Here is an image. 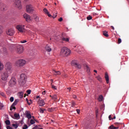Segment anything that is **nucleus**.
<instances>
[{
  "label": "nucleus",
  "instance_id": "nucleus-42",
  "mask_svg": "<svg viewBox=\"0 0 129 129\" xmlns=\"http://www.w3.org/2000/svg\"><path fill=\"white\" fill-rule=\"evenodd\" d=\"M14 97H11L10 99L11 102H13V101H14Z\"/></svg>",
  "mask_w": 129,
  "mask_h": 129
},
{
  "label": "nucleus",
  "instance_id": "nucleus-15",
  "mask_svg": "<svg viewBox=\"0 0 129 129\" xmlns=\"http://www.w3.org/2000/svg\"><path fill=\"white\" fill-rule=\"evenodd\" d=\"M105 78L107 84H108L109 83V77L108 76V74H107V73H105Z\"/></svg>",
  "mask_w": 129,
  "mask_h": 129
},
{
  "label": "nucleus",
  "instance_id": "nucleus-55",
  "mask_svg": "<svg viewBox=\"0 0 129 129\" xmlns=\"http://www.w3.org/2000/svg\"><path fill=\"white\" fill-rule=\"evenodd\" d=\"M29 101H30L29 103H30V104H32V103H33V101L31 99H30Z\"/></svg>",
  "mask_w": 129,
  "mask_h": 129
},
{
  "label": "nucleus",
  "instance_id": "nucleus-45",
  "mask_svg": "<svg viewBox=\"0 0 129 129\" xmlns=\"http://www.w3.org/2000/svg\"><path fill=\"white\" fill-rule=\"evenodd\" d=\"M27 93L28 94H31V90H28L27 91H26Z\"/></svg>",
  "mask_w": 129,
  "mask_h": 129
},
{
  "label": "nucleus",
  "instance_id": "nucleus-49",
  "mask_svg": "<svg viewBox=\"0 0 129 129\" xmlns=\"http://www.w3.org/2000/svg\"><path fill=\"white\" fill-rule=\"evenodd\" d=\"M86 69L87 71L90 72V69H89V67H88V66H86Z\"/></svg>",
  "mask_w": 129,
  "mask_h": 129
},
{
  "label": "nucleus",
  "instance_id": "nucleus-41",
  "mask_svg": "<svg viewBox=\"0 0 129 129\" xmlns=\"http://www.w3.org/2000/svg\"><path fill=\"white\" fill-rule=\"evenodd\" d=\"M20 42L22 43V44H25V43H27V40H21L20 41Z\"/></svg>",
  "mask_w": 129,
  "mask_h": 129
},
{
  "label": "nucleus",
  "instance_id": "nucleus-16",
  "mask_svg": "<svg viewBox=\"0 0 129 129\" xmlns=\"http://www.w3.org/2000/svg\"><path fill=\"white\" fill-rule=\"evenodd\" d=\"M26 116L28 118V119H31V118H32V115L28 111H26Z\"/></svg>",
  "mask_w": 129,
  "mask_h": 129
},
{
  "label": "nucleus",
  "instance_id": "nucleus-34",
  "mask_svg": "<svg viewBox=\"0 0 129 129\" xmlns=\"http://www.w3.org/2000/svg\"><path fill=\"white\" fill-rule=\"evenodd\" d=\"M72 107H74V106H75V105H76V103L74 101L72 102Z\"/></svg>",
  "mask_w": 129,
  "mask_h": 129
},
{
  "label": "nucleus",
  "instance_id": "nucleus-26",
  "mask_svg": "<svg viewBox=\"0 0 129 129\" xmlns=\"http://www.w3.org/2000/svg\"><path fill=\"white\" fill-rule=\"evenodd\" d=\"M96 78H97V80H98V81H100V82L101 81H102V79L99 76L96 77Z\"/></svg>",
  "mask_w": 129,
  "mask_h": 129
},
{
  "label": "nucleus",
  "instance_id": "nucleus-60",
  "mask_svg": "<svg viewBox=\"0 0 129 129\" xmlns=\"http://www.w3.org/2000/svg\"><path fill=\"white\" fill-rule=\"evenodd\" d=\"M115 118H116V117L115 116H114L113 118H111V119H115Z\"/></svg>",
  "mask_w": 129,
  "mask_h": 129
},
{
  "label": "nucleus",
  "instance_id": "nucleus-32",
  "mask_svg": "<svg viewBox=\"0 0 129 129\" xmlns=\"http://www.w3.org/2000/svg\"><path fill=\"white\" fill-rule=\"evenodd\" d=\"M4 29V28L3 27V26H0V35L1 34L3 33V30Z\"/></svg>",
  "mask_w": 129,
  "mask_h": 129
},
{
  "label": "nucleus",
  "instance_id": "nucleus-31",
  "mask_svg": "<svg viewBox=\"0 0 129 129\" xmlns=\"http://www.w3.org/2000/svg\"><path fill=\"white\" fill-rule=\"evenodd\" d=\"M4 69V64L0 61V70H2Z\"/></svg>",
  "mask_w": 129,
  "mask_h": 129
},
{
  "label": "nucleus",
  "instance_id": "nucleus-36",
  "mask_svg": "<svg viewBox=\"0 0 129 129\" xmlns=\"http://www.w3.org/2000/svg\"><path fill=\"white\" fill-rule=\"evenodd\" d=\"M13 109H16V107H15V106H13V105H12L10 110H13Z\"/></svg>",
  "mask_w": 129,
  "mask_h": 129
},
{
  "label": "nucleus",
  "instance_id": "nucleus-37",
  "mask_svg": "<svg viewBox=\"0 0 129 129\" xmlns=\"http://www.w3.org/2000/svg\"><path fill=\"white\" fill-rule=\"evenodd\" d=\"M23 129H27L28 128V125L27 124L24 125V126L22 127Z\"/></svg>",
  "mask_w": 129,
  "mask_h": 129
},
{
  "label": "nucleus",
  "instance_id": "nucleus-47",
  "mask_svg": "<svg viewBox=\"0 0 129 129\" xmlns=\"http://www.w3.org/2000/svg\"><path fill=\"white\" fill-rule=\"evenodd\" d=\"M26 100L28 105H31V103L29 102V100L28 99V98H26Z\"/></svg>",
  "mask_w": 129,
  "mask_h": 129
},
{
  "label": "nucleus",
  "instance_id": "nucleus-56",
  "mask_svg": "<svg viewBox=\"0 0 129 129\" xmlns=\"http://www.w3.org/2000/svg\"><path fill=\"white\" fill-rule=\"evenodd\" d=\"M115 124L116 125H118V124H121V123H118V122H116L115 123Z\"/></svg>",
  "mask_w": 129,
  "mask_h": 129
},
{
  "label": "nucleus",
  "instance_id": "nucleus-51",
  "mask_svg": "<svg viewBox=\"0 0 129 129\" xmlns=\"http://www.w3.org/2000/svg\"><path fill=\"white\" fill-rule=\"evenodd\" d=\"M59 22H62V21H63V18L62 17H60L59 19H58Z\"/></svg>",
  "mask_w": 129,
  "mask_h": 129
},
{
  "label": "nucleus",
  "instance_id": "nucleus-62",
  "mask_svg": "<svg viewBox=\"0 0 129 129\" xmlns=\"http://www.w3.org/2000/svg\"><path fill=\"white\" fill-rule=\"evenodd\" d=\"M63 76H64V77H67V75H66V74H64V75H63Z\"/></svg>",
  "mask_w": 129,
  "mask_h": 129
},
{
  "label": "nucleus",
  "instance_id": "nucleus-3",
  "mask_svg": "<svg viewBox=\"0 0 129 129\" xmlns=\"http://www.w3.org/2000/svg\"><path fill=\"white\" fill-rule=\"evenodd\" d=\"M26 64V60L24 59H19L16 62L15 65L16 67H23Z\"/></svg>",
  "mask_w": 129,
  "mask_h": 129
},
{
  "label": "nucleus",
  "instance_id": "nucleus-7",
  "mask_svg": "<svg viewBox=\"0 0 129 129\" xmlns=\"http://www.w3.org/2000/svg\"><path fill=\"white\" fill-rule=\"evenodd\" d=\"M14 6H15L16 8H17L18 9H19V10H21V9H22V3L21 2V1L15 0Z\"/></svg>",
  "mask_w": 129,
  "mask_h": 129
},
{
  "label": "nucleus",
  "instance_id": "nucleus-61",
  "mask_svg": "<svg viewBox=\"0 0 129 129\" xmlns=\"http://www.w3.org/2000/svg\"><path fill=\"white\" fill-rule=\"evenodd\" d=\"M0 129H2V123L0 122Z\"/></svg>",
  "mask_w": 129,
  "mask_h": 129
},
{
  "label": "nucleus",
  "instance_id": "nucleus-53",
  "mask_svg": "<svg viewBox=\"0 0 129 129\" xmlns=\"http://www.w3.org/2000/svg\"><path fill=\"white\" fill-rule=\"evenodd\" d=\"M42 94H43V95H45V94H46V91H44L42 92Z\"/></svg>",
  "mask_w": 129,
  "mask_h": 129
},
{
  "label": "nucleus",
  "instance_id": "nucleus-58",
  "mask_svg": "<svg viewBox=\"0 0 129 129\" xmlns=\"http://www.w3.org/2000/svg\"><path fill=\"white\" fill-rule=\"evenodd\" d=\"M48 17H51V15L49 14V12L47 13Z\"/></svg>",
  "mask_w": 129,
  "mask_h": 129
},
{
  "label": "nucleus",
  "instance_id": "nucleus-22",
  "mask_svg": "<svg viewBox=\"0 0 129 129\" xmlns=\"http://www.w3.org/2000/svg\"><path fill=\"white\" fill-rule=\"evenodd\" d=\"M18 102H19V99L15 100L12 104V106H15V105H17V104H18Z\"/></svg>",
  "mask_w": 129,
  "mask_h": 129
},
{
  "label": "nucleus",
  "instance_id": "nucleus-39",
  "mask_svg": "<svg viewBox=\"0 0 129 129\" xmlns=\"http://www.w3.org/2000/svg\"><path fill=\"white\" fill-rule=\"evenodd\" d=\"M43 11L44 12V13H45V14H48V10H47V9L45 8L43 9Z\"/></svg>",
  "mask_w": 129,
  "mask_h": 129
},
{
  "label": "nucleus",
  "instance_id": "nucleus-6",
  "mask_svg": "<svg viewBox=\"0 0 129 129\" xmlns=\"http://www.w3.org/2000/svg\"><path fill=\"white\" fill-rule=\"evenodd\" d=\"M16 29L20 32V33H24L26 29H25V25H18L16 26Z\"/></svg>",
  "mask_w": 129,
  "mask_h": 129
},
{
  "label": "nucleus",
  "instance_id": "nucleus-59",
  "mask_svg": "<svg viewBox=\"0 0 129 129\" xmlns=\"http://www.w3.org/2000/svg\"><path fill=\"white\" fill-rule=\"evenodd\" d=\"M111 29H112V30H114V27L112 26H111Z\"/></svg>",
  "mask_w": 129,
  "mask_h": 129
},
{
  "label": "nucleus",
  "instance_id": "nucleus-1",
  "mask_svg": "<svg viewBox=\"0 0 129 129\" xmlns=\"http://www.w3.org/2000/svg\"><path fill=\"white\" fill-rule=\"evenodd\" d=\"M12 68V63L10 62H8L6 64V72H5L1 76V79L3 81H7V80H8L9 75H10L13 71V69Z\"/></svg>",
  "mask_w": 129,
  "mask_h": 129
},
{
  "label": "nucleus",
  "instance_id": "nucleus-33",
  "mask_svg": "<svg viewBox=\"0 0 129 129\" xmlns=\"http://www.w3.org/2000/svg\"><path fill=\"white\" fill-rule=\"evenodd\" d=\"M87 19L88 21H90V20H92V17H91V16H89L87 17Z\"/></svg>",
  "mask_w": 129,
  "mask_h": 129
},
{
  "label": "nucleus",
  "instance_id": "nucleus-20",
  "mask_svg": "<svg viewBox=\"0 0 129 129\" xmlns=\"http://www.w3.org/2000/svg\"><path fill=\"white\" fill-rule=\"evenodd\" d=\"M14 117L15 118H15V119H19V118H20V114L17 113H14Z\"/></svg>",
  "mask_w": 129,
  "mask_h": 129
},
{
  "label": "nucleus",
  "instance_id": "nucleus-35",
  "mask_svg": "<svg viewBox=\"0 0 129 129\" xmlns=\"http://www.w3.org/2000/svg\"><path fill=\"white\" fill-rule=\"evenodd\" d=\"M51 97H52V99H54V100L57 99V95H53Z\"/></svg>",
  "mask_w": 129,
  "mask_h": 129
},
{
  "label": "nucleus",
  "instance_id": "nucleus-9",
  "mask_svg": "<svg viewBox=\"0 0 129 129\" xmlns=\"http://www.w3.org/2000/svg\"><path fill=\"white\" fill-rule=\"evenodd\" d=\"M16 79L15 78H12L9 82V86L13 87L16 85Z\"/></svg>",
  "mask_w": 129,
  "mask_h": 129
},
{
  "label": "nucleus",
  "instance_id": "nucleus-10",
  "mask_svg": "<svg viewBox=\"0 0 129 129\" xmlns=\"http://www.w3.org/2000/svg\"><path fill=\"white\" fill-rule=\"evenodd\" d=\"M23 17H24V19H25L26 22H29L30 21H31L32 20V19H31V16H30V15H29L27 14H24Z\"/></svg>",
  "mask_w": 129,
  "mask_h": 129
},
{
  "label": "nucleus",
  "instance_id": "nucleus-5",
  "mask_svg": "<svg viewBox=\"0 0 129 129\" xmlns=\"http://www.w3.org/2000/svg\"><path fill=\"white\" fill-rule=\"evenodd\" d=\"M26 11L27 13L29 14H33L34 13L35 10L34 9V7L32 5H28L26 6Z\"/></svg>",
  "mask_w": 129,
  "mask_h": 129
},
{
  "label": "nucleus",
  "instance_id": "nucleus-63",
  "mask_svg": "<svg viewBox=\"0 0 129 129\" xmlns=\"http://www.w3.org/2000/svg\"><path fill=\"white\" fill-rule=\"evenodd\" d=\"M36 98H40V96H36Z\"/></svg>",
  "mask_w": 129,
  "mask_h": 129
},
{
  "label": "nucleus",
  "instance_id": "nucleus-57",
  "mask_svg": "<svg viewBox=\"0 0 129 129\" xmlns=\"http://www.w3.org/2000/svg\"><path fill=\"white\" fill-rule=\"evenodd\" d=\"M0 106H1V108H3V107H4V105H3V104H1Z\"/></svg>",
  "mask_w": 129,
  "mask_h": 129
},
{
  "label": "nucleus",
  "instance_id": "nucleus-19",
  "mask_svg": "<svg viewBox=\"0 0 129 129\" xmlns=\"http://www.w3.org/2000/svg\"><path fill=\"white\" fill-rule=\"evenodd\" d=\"M18 95L19 98H23V96L24 95V92H20L18 93Z\"/></svg>",
  "mask_w": 129,
  "mask_h": 129
},
{
  "label": "nucleus",
  "instance_id": "nucleus-30",
  "mask_svg": "<svg viewBox=\"0 0 129 129\" xmlns=\"http://www.w3.org/2000/svg\"><path fill=\"white\" fill-rule=\"evenodd\" d=\"M34 19L36 22H39V17H38L37 16H34Z\"/></svg>",
  "mask_w": 129,
  "mask_h": 129
},
{
  "label": "nucleus",
  "instance_id": "nucleus-11",
  "mask_svg": "<svg viewBox=\"0 0 129 129\" xmlns=\"http://www.w3.org/2000/svg\"><path fill=\"white\" fill-rule=\"evenodd\" d=\"M38 104H39V106H43V105H45L46 103H45V101H44V99L40 98L38 101Z\"/></svg>",
  "mask_w": 129,
  "mask_h": 129
},
{
  "label": "nucleus",
  "instance_id": "nucleus-24",
  "mask_svg": "<svg viewBox=\"0 0 129 129\" xmlns=\"http://www.w3.org/2000/svg\"><path fill=\"white\" fill-rule=\"evenodd\" d=\"M109 128L110 129H118V127H115L113 126V125H112L109 127Z\"/></svg>",
  "mask_w": 129,
  "mask_h": 129
},
{
  "label": "nucleus",
  "instance_id": "nucleus-4",
  "mask_svg": "<svg viewBox=\"0 0 129 129\" xmlns=\"http://www.w3.org/2000/svg\"><path fill=\"white\" fill-rule=\"evenodd\" d=\"M26 79H27V76H26L25 74H22L20 75V79L19 81L22 85H24V84L26 83Z\"/></svg>",
  "mask_w": 129,
  "mask_h": 129
},
{
  "label": "nucleus",
  "instance_id": "nucleus-43",
  "mask_svg": "<svg viewBox=\"0 0 129 129\" xmlns=\"http://www.w3.org/2000/svg\"><path fill=\"white\" fill-rule=\"evenodd\" d=\"M39 111H40V113H44V110L42 109V108H40L39 109Z\"/></svg>",
  "mask_w": 129,
  "mask_h": 129
},
{
  "label": "nucleus",
  "instance_id": "nucleus-17",
  "mask_svg": "<svg viewBox=\"0 0 129 129\" xmlns=\"http://www.w3.org/2000/svg\"><path fill=\"white\" fill-rule=\"evenodd\" d=\"M52 73L54 74V75H61V73L60 72V71L53 70Z\"/></svg>",
  "mask_w": 129,
  "mask_h": 129
},
{
  "label": "nucleus",
  "instance_id": "nucleus-18",
  "mask_svg": "<svg viewBox=\"0 0 129 129\" xmlns=\"http://www.w3.org/2000/svg\"><path fill=\"white\" fill-rule=\"evenodd\" d=\"M45 50L47 51V52H51L52 51V49L50 46H49V45H46L45 46Z\"/></svg>",
  "mask_w": 129,
  "mask_h": 129
},
{
  "label": "nucleus",
  "instance_id": "nucleus-48",
  "mask_svg": "<svg viewBox=\"0 0 129 129\" xmlns=\"http://www.w3.org/2000/svg\"><path fill=\"white\" fill-rule=\"evenodd\" d=\"M33 129H43V128H39V127H38V126H35Z\"/></svg>",
  "mask_w": 129,
  "mask_h": 129
},
{
  "label": "nucleus",
  "instance_id": "nucleus-54",
  "mask_svg": "<svg viewBox=\"0 0 129 129\" xmlns=\"http://www.w3.org/2000/svg\"><path fill=\"white\" fill-rule=\"evenodd\" d=\"M108 117H109V120H111V119H112L111 118H111V115H109Z\"/></svg>",
  "mask_w": 129,
  "mask_h": 129
},
{
  "label": "nucleus",
  "instance_id": "nucleus-50",
  "mask_svg": "<svg viewBox=\"0 0 129 129\" xmlns=\"http://www.w3.org/2000/svg\"><path fill=\"white\" fill-rule=\"evenodd\" d=\"M76 111H77V113H78V114H79L80 113V110L77 109L76 110Z\"/></svg>",
  "mask_w": 129,
  "mask_h": 129
},
{
  "label": "nucleus",
  "instance_id": "nucleus-8",
  "mask_svg": "<svg viewBox=\"0 0 129 129\" xmlns=\"http://www.w3.org/2000/svg\"><path fill=\"white\" fill-rule=\"evenodd\" d=\"M24 51V47L22 46L17 45L16 46V52L18 54H22Z\"/></svg>",
  "mask_w": 129,
  "mask_h": 129
},
{
  "label": "nucleus",
  "instance_id": "nucleus-12",
  "mask_svg": "<svg viewBox=\"0 0 129 129\" xmlns=\"http://www.w3.org/2000/svg\"><path fill=\"white\" fill-rule=\"evenodd\" d=\"M7 35H9V36H14V34H15V30L13 29H9L7 31Z\"/></svg>",
  "mask_w": 129,
  "mask_h": 129
},
{
  "label": "nucleus",
  "instance_id": "nucleus-28",
  "mask_svg": "<svg viewBox=\"0 0 129 129\" xmlns=\"http://www.w3.org/2000/svg\"><path fill=\"white\" fill-rule=\"evenodd\" d=\"M102 99H103V96H102V95L99 96L98 98L99 101H102Z\"/></svg>",
  "mask_w": 129,
  "mask_h": 129
},
{
  "label": "nucleus",
  "instance_id": "nucleus-25",
  "mask_svg": "<svg viewBox=\"0 0 129 129\" xmlns=\"http://www.w3.org/2000/svg\"><path fill=\"white\" fill-rule=\"evenodd\" d=\"M5 123L7 125H10L11 124V121H10V120H7L5 121Z\"/></svg>",
  "mask_w": 129,
  "mask_h": 129
},
{
  "label": "nucleus",
  "instance_id": "nucleus-23",
  "mask_svg": "<svg viewBox=\"0 0 129 129\" xmlns=\"http://www.w3.org/2000/svg\"><path fill=\"white\" fill-rule=\"evenodd\" d=\"M103 34L104 35V36H105V37H108V34L107 31H103Z\"/></svg>",
  "mask_w": 129,
  "mask_h": 129
},
{
  "label": "nucleus",
  "instance_id": "nucleus-14",
  "mask_svg": "<svg viewBox=\"0 0 129 129\" xmlns=\"http://www.w3.org/2000/svg\"><path fill=\"white\" fill-rule=\"evenodd\" d=\"M0 9L2 11H6L7 10V6H6V5L1 3L0 4Z\"/></svg>",
  "mask_w": 129,
  "mask_h": 129
},
{
  "label": "nucleus",
  "instance_id": "nucleus-46",
  "mask_svg": "<svg viewBox=\"0 0 129 129\" xmlns=\"http://www.w3.org/2000/svg\"><path fill=\"white\" fill-rule=\"evenodd\" d=\"M51 87H52V88H53V89H54L55 90H56V89H57V88H56V86H54L53 85H51Z\"/></svg>",
  "mask_w": 129,
  "mask_h": 129
},
{
  "label": "nucleus",
  "instance_id": "nucleus-52",
  "mask_svg": "<svg viewBox=\"0 0 129 129\" xmlns=\"http://www.w3.org/2000/svg\"><path fill=\"white\" fill-rule=\"evenodd\" d=\"M73 98H74L75 99H76V98H77V96L76 95H74L73 96Z\"/></svg>",
  "mask_w": 129,
  "mask_h": 129
},
{
  "label": "nucleus",
  "instance_id": "nucleus-21",
  "mask_svg": "<svg viewBox=\"0 0 129 129\" xmlns=\"http://www.w3.org/2000/svg\"><path fill=\"white\" fill-rule=\"evenodd\" d=\"M61 40L62 41H64L65 42H69L70 38L68 37H62Z\"/></svg>",
  "mask_w": 129,
  "mask_h": 129
},
{
  "label": "nucleus",
  "instance_id": "nucleus-38",
  "mask_svg": "<svg viewBox=\"0 0 129 129\" xmlns=\"http://www.w3.org/2000/svg\"><path fill=\"white\" fill-rule=\"evenodd\" d=\"M30 123H31V124H34V123H35V121L33 119H31L30 120Z\"/></svg>",
  "mask_w": 129,
  "mask_h": 129
},
{
  "label": "nucleus",
  "instance_id": "nucleus-40",
  "mask_svg": "<svg viewBox=\"0 0 129 129\" xmlns=\"http://www.w3.org/2000/svg\"><path fill=\"white\" fill-rule=\"evenodd\" d=\"M120 43H121V39L118 38V41H117V44H120Z\"/></svg>",
  "mask_w": 129,
  "mask_h": 129
},
{
  "label": "nucleus",
  "instance_id": "nucleus-64",
  "mask_svg": "<svg viewBox=\"0 0 129 129\" xmlns=\"http://www.w3.org/2000/svg\"><path fill=\"white\" fill-rule=\"evenodd\" d=\"M68 90L70 91V90H71V88H68Z\"/></svg>",
  "mask_w": 129,
  "mask_h": 129
},
{
  "label": "nucleus",
  "instance_id": "nucleus-13",
  "mask_svg": "<svg viewBox=\"0 0 129 129\" xmlns=\"http://www.w3.org/2000/svg\"><path fill=\"white\" fill-rule=\"evenodd\" d=\"M72 64L75 65V67H76V68H78V69H81V65H80V64L77 63V62H76V61H73Z\"/></svg>",
  "mask_w": 129,
  "mask_h": 129
},
{
  "label": "nucleus",
  "instance_id": "nucleus-2",
  "mask_svg": "<svg viewBox=\"0 0 129 129\" xmlns=\"http://www.w3.org/2000/svg\"><path fill=\"white\" fill-rule=\"evenodd\" d=\"M70 53H71V50L66 47H62L60 51V55L62 56H68L70 55Z\"/></svg>",
  "mask_w": 129,
  "mask_h": 129
},
{
  "label": "nucleus",
  "instance_id": "nucleus-44",
  "mask_svg": "<svg viewBox=\"0 0 129 129\" xmlns=\"http://www.w3.org/2000/svg\"><path fill=\"white\" fill-rule=\"evenodd\" d=\"M1 95H2V96H3V97H6V94L4 93H1Z\"/></svg>",
  "mask_w": 129,
  "mask_h": 129
},
{
  "label": "nucleus",
  "instance_id": "nucleus-29",
  "mask_svg": "<svg viewBox=\"0 0 129 129\" xmlns=\"http://www.w3.org/2000/svg\"><path fill=\"white\" fill-rule=\"evenodd\" d=\"M3 53L5 54V55H7L8 52L7 51V48H3Z\"/></svg>",
  "mask_w": 129,
  "mask_h": 129
},
{
  "label": "nucleus",
  "instance_id": "nucleus-27",
  "mask_svg": "<svg viewBox=\"0 0 129 129\" xmlns=\"http://www.w3.org/2000/svg\"><path fill=\"white\" fill-rule=\"evenodd\" d=\"M12 126L15 127V128L17 129V128H18V127L19 126V125H18V124L13 123L12 124Z\"/></svg>",
  "mask_w": 129,
  "mask_h": 129
}]
</instances>
